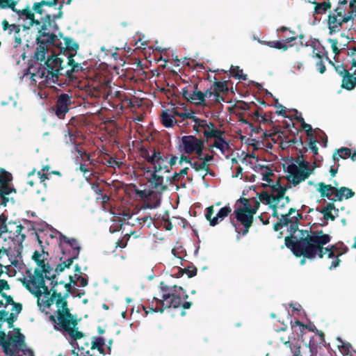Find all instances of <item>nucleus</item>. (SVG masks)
Returning a JSON list of instances; mask_svg holds the SVG:
<instances>
[{
  "mask_svg": "<svg viewBox=\"0 0 356 356\" xmlns=\"http://www.w3.org/2000/svg\"><path fill=\"white\" fill-rule=\"evenodd\" d=\"M65 47H61V42L56 36L55 44L48 43L47 51L43 60H37L33 57V63H29L28 74L35 83L39 82L40 86H46L58 81L59 74L65 68L63 56L67 58L71 51L79 49V44L70 37H64Z\"/></svg>",
  "mask_w": 356,
  "mask_h": 356,
  "instance_id": "obj_1",
  "label": "nucleus"
},
{
  "mask_svg": "<svg viewBox=\"0 0 356 356\" xmlns=\"http://www.w3.org/2000/svg\"><path fill=\"white\" fill-rule=\"evenodd\" d=\"M72 0H63L60 3L57 14L51 15L46 14L40 19H35V15L27 6L26 8L18 10L15 8L17 2L15 0H0V8H11L20 17H25L26 22L23 24L24 29H30L33 25L37 26L38 35L36 37L37 47L33 54V58L37 60H43L47 51V44L48 42L55 44L56 35L55 32L58 30V26L55 22L63 17L62 8L64 3L70 5Z\"/></svg>",
  "mask_w": 356,
  "mask_h": 356,
  "instance_id": "obj_2",
  "label": "nucleus"
},
{
  "mask_svg": "<svg viewBox=\"0 0 356 356\" xmlns=\"http://www.w3.org/2000/svg\"><path fill=\"white\" fill-rule=\"evenodd\" d=\"M301 235L297 241L291 237L286 238V246L290 248L295 257H305L307 259H314L317 257L323 259L326 252L337 250L336 245L324 248L329 243L331 236L324 234L322 230H300Z\"/></svg>",
  "mask_w": 356,
  "mask_h": 356,
  "instance_id": "obj_3",
  "label": "nucleus"
},
{
  "mask_svg": "<svg viewBox=\"0 0 356 356\" xmlns=\"http://www.w3.org/2000/svg\"><path fill=\"white\" fill-rule=\"evenodd\" d=\"M148 163L152 165L154 171L147 170V180L148 186L140 185L143 188L135 190L138 196L146 200L147 207L153 209L158 207L161 204V193L168 188L164 183L162 172H170L169 157H145Z\"/></svg>",
  "mask_w": 356,
  "mask_h": 356,
  "instance_id": "obj_4",
  "label": "nucleus"
},
{
  "mask_svg": "<svg viewBox=\"0 0 356 356\" xmlns=\"http://www.w3.org/2000/svg\"><path fill=\"white\" fill-rule=\"evenodd\" d=\"M241 162L245 166H249L255 172L259 173L262 175L261 179L266 181L270 186L273 193H269L267 191H262L259 195V200L260 202L265 204H272L277 202H281L284 200L285 193L287 191V187L282 186L280 179H277L275 184L271 179V176L274 175L273 170L270 167L269 164H259V157H240Z\"/></svg>",
  "mask_w": 356,
  "mask_h": 356,
  "instance_id": "obj_5",
  "label": "nucleus"
},
{
  "mask_svg": "<svg viewBox=\"0 0 356 356\" xmlns=\"http://www.w3.org/2000/svg\"><path fill=\"white\" fill-rule=\"evenodd\" d=\"M159 288L162 293L161 298L154 297L149 309L153 312L163 313L165 308H179L180 306L184 309H188L191 307L193 303L191 302H184L181 304L182 299H187L188 295L186 291L182 286L177 285H168L163 282L160 283Z\"/></svg>",
  "mask_w": 356,
  "mask_h": 356,
  "instance_id": "obj_6",
  "label": "nucleus"
},
{
  "mask_svg": "<svg viewBox=\"0 0 356 356\" xmlns=\"http://www.w3.org/2000/svg\"><path fill=\"white\" fill-rule=\"evenodd\" d=\"M67 298L63 295L60 309L56 310V315H50L49 321L54 324V329L66 333L70 337L76 341L84 337V332L79 330L78 320L76 316L70 312L68 307Z\"/></svg>",
  "mask_w": 356,
  "mask_h": 356,
  "instance_id": "obj_7",
  "label": "nucleus"
},
{
  "mask_svg": "<svg viewBox=\"0 0 356 356\" xmlns=\"http://www.w3.org/2000/svg\"><path fill=\"white\" fill-rule=\"evenodd\" d=\"M356 17V11H351L347 0L339 1L334 8L330 10L327 16V28L330 33L339 32L344 24L353 21Z\"/></svg>",
  "mask_w": 356,
  "mask_h": 356,
  "instance_id": "obj_8",
  "label": "nucleus"
},
{
  "mask_svg": "<svg viewBox=\"0 0 356 356\" xmlns=\"http://www.w3.org/2000/svg\"><path fill=\"white\" fill-rule=\"evenodd\" d=\"M21 282L28 291L38 298V304L40 307H42V299L49 298L52 293V286L51 289L47 287L40 271H35V275L31 276L29 280L24 277Z\"/></svg>",
  "mask_w": 356,
  "mask_h": 356,
  "instance_id": "obj_9",
  "label": "nucleus"
},
{
  "mask_svg": "<svg viewBox=\"0 0 356 356\" xmlns=\"http://www.w3.org/2000/svg\"><path fill=\"white\" fill-rule=\"evenodd\" d=\"M252 212V210L250 211L245 208H236L234 210V217H229V221L238 234L245 235L248 233L254 221Z\"/></svg>",
  "mask_w": 356,
  "mask_h": 356,
  "instance_id": "obj_10",
  "label": "nucleus"
},
{
  "mask_svg": "<svg viewBox=\"0 0 356 356\" xmlns=\"http://www.w3.org/2000/svg\"><path fill=\"white\" fill-rule=\"evenodd\" d=\"M86 163L80 164L79 169L83 173L86 179H88L94 172L93 166L96 163L102 162L106 163L111 168H120L124 162L125 157H97L96 159L93 157H86Z\"/></svg>",
  "mask_w": 356,
  "mask_h": 356,
  "instance_id": "obj_11",
  "label": "nucleus"
},
{
  "mask_svg": "<svg viewBox=\"0 0 356 356\" xmlns=\"http://www.w3.org/2000/svg\"><path fill=\"white\" fill-rule=\"evenodd\" d=\"M74 105L73 96L71 93L57 94L56 102L49 111L55 115L58 119H64Z\"/></svg>",
  "mask_w": 356,
  "mask_h": 356,
  "instance_id": "obj_12",
  "label": "nucleus"
},
{
  "mask_svg": "<svg viewBox=\"0 0 356 356\" xmlns=\"http://www.w3.org/2000/svg\"><path fill=\"white\" fill-rule=\"evenodd\" d=\"M179 147L181 152L186 154H195L197 156H202L204 140L194 136H185L181 138Z\"/></svg>",
  "mask_w": 356,
  "mask_h": 356,
  "instance_id": "obj_13",
  "label": "nucleus"
},
{
  "mask_svg": "<svg viewBox=\"0 0 356 356\" xmlns=\"http://www.w3.org/2000/svg\"><path fill=\"white\" fill-rule=\"evenodd\" d=\"M60 248L64 255L70 257L73 260L79 258L81 246L76 238H69L62 234L60 236Z\"/></svg>",
  "mask_w": 356,
  "mask_h": 356,
  "instance_id": "obj_14",
  "label": "nucleus"
},
{
  "mask_svg": "<svg viewBox=\"0 0 356 356\" xmlns=\"http://www.w3.org/2000/svg\"><path fill=\"white\" fill-rule=\"evenodd\" d=\"M213 159V157H180L179 163L186 161L189 163L195 171H204V173L202 176L204 178L207 174L215 175V173L209 169L210 162Z\"/></svg>",
  "mask_w": 356,
  "mask_h": 356,
  "instance_id": "obj_15",
  "label": "nucleus"
},
{
  "mask_svg": "<svg viewBox=\"0 0 356 356\" xmlns=\"http://www.w3.org/2000/svg\"><path fill=\"white\" fill-rule=\"evenodd\" d=\"M105 342V339L102 337H93L90 341V350H86L84 346H81L79 350L83 356H104Z\"/></svg>",
  "mask_w": 356,
  "mask_h": 356,
  "instance_id": "obj_16",
  "label": "nucleus"
},
{
  "mask_svg": "<svg viewBox=\"0 0 356 356\" xmlns=\"http://www.w3.org/2000/svg\"><path fill=\"white\" fill-rule=\"evenodd\" d=\"M18 20H22L23 22L22 24H10L7 19H3L2 21V29L3 31H7V33L9 35L13 34L14 40L15 44H22V38L19 35L21 31V27L23 28L24 31H27L28 29H24L23 24L27 22V20L25 19V17L22 16L20 17L18 15Z\"/></svg>",
  "mask_w": 356,
  "mask_h": 356,
  "instance_id": "obj_17",
  "label": "nucleus"
},
{
  "mask_svg": "<svg viewBox=\"0 0 356 356\" xmlns=\"http://www.w3.org/2000/svg\"><path fill=\"white\" fill-rule=\"evenodd\" d=\"M287 172L289 174L288 180L291 181L294 186L306 180L312 174V172H304V170H301L298 165L293 164V163L288 164Z\"/></svg>",
  "mask_w": 356,
  "mask_h": 356,
  "instance_id": "obj_18",
  "label": "nucleus"
},
{
  "mask_svg": "<svg viewBox=\"0 0 356 356\" xmlns=\"http://www.w3.org/2000/svg\"><path fill=\"white\" fill-rule=\"evenodd\" d=\"M75 55L76 53L68 54L67 58V65H69L70 68L65 70V72L62 70V75H65L70 81L77 79L75 76V73H79V72L84 70L81 63H77L74 60V58ZM59 76H61V74H59Z\"/></svg>",
  "mask_w": 356,
  "mask_h": 356,
  "instance_id": "obj_19",
  "label": "nucleus"
},
{
  "mask_svg": "<svg viewBox=\"0 0 356 356\" xmlns=\"http://www.w3.org/2000/svg\"><path fill=\"white\" fill-rule=\"evenodd\" d=\"M58 284H63V281L54 282V286H52V293L50 298L48 299L42 300V304L44 308L49 309L55 302L57 309H60L63 294H62L60 292H58L56 289L57 285Z\"/></svg>",
  "mask_w": 356,
  "mask_h": 356,
  "instance_id": "obj_20",
  "label": "nucleus"
},
{
  "mask_svg": "<svg viewBox=\"0 0 356 356\" xmlns=\"http://www.w3.org/2000/svg\"><path fill=\"white\" fill-rule=\"evenodd\" d=\"M7 216L4 214L0 216V236L3 233L10 232L12 233L10 229V226H15V233L17 236L21 235L22 230L24 229L23 225L20 223H17L16 222H9L6 223ZM24 234H22V237L25 238Z\"/></svg>",
  "mask_w": 356,
  "mask_h": 356,
  "instance_id": "obj_21",
  "label": "nucleus"
},
{
  "mask_svg": "<svg viewBox=\"0 0 356 356\" xmlns=\"http://www.w3.org/2000/svg\"><path fill=\"white\" fill-rule=\"evenodd\" d=\"M65 136L70 138V140L72 143H74V148L75 151L79 154V156H90L87 154L83 147L76 144V138L81 134V131L78 129H74L73 128L66 127Z\"/></svg>",
  "mask_w": 356,
  "mask_h": 356,
  "instance_id": "obj_22",
  "label": "nucleus"
},
{
  "mask_svg": "<svg viewBox=\"0 0 356 356\" xmlns=\"http://www.w3.org/2000/svg\"><path fill=\"white\" fill-rule=\"evenodd\" d=\"M39 270L40 275H42V277L44 279L51 280V284L54 286V282H58L55 279L56 278V273H53L54 268L50 266L49 263L44 264V266H39V268H35L34 270V274L35 275V271Z\"/></svg>",
  "mask_w": 356,
  "mask_h": 356,
  "instance_id": "obj_23",
  "label": "nucleus"
},
{
  "mask_svg": "<svg viewBox=\"0 0 356 356\" xmlns=\"http://www.w3.org/2000/svg\"><path fill=\"white\" fill-rule=\"evenodd\" d=\"M312 3L314 5V15H323L326 14L327 12H330L332 9V3L330 0H324L322 2L313 1Z\"/></svg>",
  "mask_w": 356,
  "mask_h": 356,
  "instance_id": "obj_24",
  "label": "nucleus"
},
{
  "mask_svg": "<svg viewBox=\"0 0 356 356\" xmlns=\"http://www.w3.org/2000/svg\"><path fill=\"white\" fill-rule=\"evenodd\" d=\"M38 243L42 246V252L38 250H35L33 255L32 259L37 264L38 266H44V264H47L46 261L49 257L48 252L44 251L42 247V242L38 236Z\"/></svg>",
  "mask_w": 356,
  "mask_h": 356,
  "instance_id": "obj_25",
  "label": "nucleus"
},
{
  "mask_svg": "<svg viewBox=\"0 0 356 356\" xmlns=\"http://www.w3.org/2000/svg\"><path fill=\"white\" fill-rule=\"evenodd\" d=\"M189 102L196 106H205V99H204L203 92L198 90V83L194 85V91L191 93V97H189Z\"/></svg>",
  "mask_w": 356,
  "mask_h": 356,
  "instance_id": "obj_26",
  "label": "nucleus"
},
{
  "mask_svg": "<svg viewBox=\"0 0 356 356\" xmlns=\"http://www.w3.org/2000/svg\"><path fill=\"white\" fill-rule=\"evenodd\" d=\"M25 337L20 333L19 328L17 329V333L15 335H11L8 341H10V348L13 349L14 355L16 354V350L18 346H25Z\"/></svg>",
  "mask_w": 356,
  "mask_h": 356,
  "instance_id": "obj_27",
  "label": "nucleus"
},
{
  "mask_svg": "<svg viewBox=\"0 0 356 356\" xmlns=\"http://www.w3.org/2000/svg\"><path fill=\"white\" fill-rule=\"evenodd\" d=\"M296 212V209L289 208L287 213L281 215L279 220L274 225V230L278 231L279 229L287 226L289 225V217Z\"/></svg>",
  "mask_w": 356,
  "mask_h": 356,
  "instance_id": "obj_28",
  "label": "nucleus"
},
{
  "mask_svg": "<svg viewBox=\"0 0 356 356\" xmlns=\"http://www.w3.org/2000/svg\"><path fill=\"white\" fill-rule=\"evenodd\" d=\"M232 213V209L229 206H225L219 209L215 217L211 221V226H216L220 222Z\"/></svg>",
  "mask_w": 356,
  "mask_h": 356,
  "instance_id": "obj_29",
  "label": "nucleus"
},
{
  "mask_svg": "<svg viewBox=\"0 0 356 356\" xmlns=\"http://www.w3.org/2000/svg\"><path fill=\"white\" fill-rule=\"evenodd\" d=\"M44 6H49V7L54 6L53 3L51 2V0H50V1L42 0V1H40V2H36L33 5L32 9L31 8V10L34 13V15L39 14V15H42V17H40V18H42V17H44V15H46Z\"/></svg>",
  "mask_w": 356,
  "mask_h": 356,
  "instance_id": "obj_30",
  "label": "nucleus"
},
{
  "mask_svg": "<svg viewBox=\"0 0 356 356\" xmlns=\"http://www.w3.org/2000/svg\"><path fill=\"white\" fill-rule=\"evenodd\" d=\"M0 345L3 353L10 356H14L13 348H10L11 343L6 338L4 331L0 330Z\"/></svg>",
  "mask_w": 356,
  "mask_h": 356,
  "instance_id": "obj_31",
  "label": "nucleus"
},
{
  "mask_svg": "<svg viewBox=\"0 0 356 356\" xmlns=\"http://www.w3.org/2000/svg\"><path fill=\"white\" fill-rule=\"evenodd\" d=\"M356 86V76L350 74L348 71L345 75L342 76L341 88L346 90H352Z\"/></svg>",
  "mask_w": 356,
  "mask_h": 356,
  "instance_id": "obj_32",
  "label": "nucleus"
},
{
  "mask_svg": "<svg viewBox=\"0 0 356 356\" xmlns=\"http://www.w3.org/2000/svg\"><path fill=\"white\" fill-rule=\"evenodd\" d=\"M337 189L330 184L327 185L323 182H321L318 184L317 191L320 193L321 197L330 198L333 193L334 192L335 193Z\"/></svg>",
  "mask_w": 356,
  "mask_h": 356,
  "instance_id": "obj_33",
  "label": "nucleus"
},
{
  "mask_svg": "<svg viewBox=\"0 0 356 356\" xmlns=\"http://www.w3.org/2000/svg\"><path fill=\"white\" fill-rule=\"evenodd\" d=\"M220 134H224V131L218 129L213 122H209V127L203 131L204 137L207 140L218 137Z\"/></svg>",
  "mask_w": 356,
  "mask_h": 356,
  "instance_id": "obj_34",
  "label": "nucleus"
},
{
  "mask_svg": "<svg viewBox=\"0 0 356 356\" xmlns=\"http://www.w3.org/2000/svg\"><path fill=\"white\" fill-rule=\"evenodd\" d=\"M85 124L86 118L83 115H76L70 118V122L67 124L66 127L79 130Z\"/></svg>",
  "mask_w": 356,
  "mask_h": 356,
  "instance_id": "obj_35",
  "label": "nucleus"
},
{
  "mask_svg": "<svg viewBox=\"0 0 356 356\" xmlns=\"http://www.w3.org/2000/svg\"><path fill=\"white\" fill-rule=\"evenodd\" d=\"M355 195V192L347 187L342 186L336 190L335 193V197H337V200H343V197L346 199H349Z\"/></svg>",
  "mask_w": 356,
  "mask_h": 356,
  "instance_id": "obj_36",
  "label": "nucleus"
},
{
  "mask_svg": "<svg viewBox=\"0 0 356 356\" xmlns=\"http://www.w3.org/2000/svg\"><path fill=\"white\" fill-rule=\"evenodd\" d=\"M335 209V206L333 202H329L322 210H319V212L323 215V218L326 220H334L335 217L332 213V211Z\"/></svg>",
  "mask_w": 356,
  "mask_h": 356,
  "instance_id": "obj_37",
  "label": "nucleus"
},
{
  "mask_svg": "<svg viewBox=\"0 0 356 356\" xmlns=\"http://www.w3.org/2000/svg\"><path fill=\"white\" fill-rule=\"evenodd\" d=\"M213 90L215 93L226 94L229 91L228 82L216 81L213 84Z\"/></svg>",
  "mask_w": 356,
  "mask_h": 356,
  "instance_id": "obj_38",
  "label": "nucleus"
},
{
  "mask_svg": "<svg viewBox=\"0 0 356 356\" xmlns=\"http://www.w3.org/2000/svg\"><path fill=\"white\" fill-rule=\"evenodd\" d=\"M161 120L162 124L167 128L172 127L174 124V116L172 114L169 113L167 111H163L161 113Z\"/></svg>",
  "mask_w": 356,
  "mask_h": 356,
  "instance_id": "obj_39",
  "label": "nucleus"
},
{
  "mask_svg": "<svg viewBox=\"0 0 356 356\" xmlns=\"http://www.w3.org/2000/svg\"><path fill=\"white\" fill-rule=\"evenodd\" d=\"M307 148H309L314 155H318L316 140H314L312 138H309L308 147H303L302 149H299V153L300 154L299 156H304L305 153L307 151Z\"/></svg>",
  "mask_w": 356,
  "mask_h": 356,
  "instance_id": "obj_40",
  "label": "nucleus"
},
{
  "mask_svg": "<svg viewBox=\"0 0 356 356\" xmlns=\"http://www.w3.org/2000/svg\"><path fill=\"white\" fill-rule=\"evenodd\" d=\"M197 269L195 266H188L186 268H179L178 274L179 275H184L187 274L188 277L191 278L197 275Z\"/></svg>",
  "mask_w": 356,
  "mask_h": 356,
  "instance_id": "obj_41",
  "label": "nucleus"
},
{
  "mask_svg": "<svg viewBox=\"0 0 356 356\" xmlns=\"http://www.w3.org/2000/svg\"><path fill=\"white\" fill-rule=\"evenodd\" d=\"M73 261L74 260L67 256V258H66L63 262L56 265L54 272L58 275L61 273V272H63L66 268H70Z\"/></svg>",
  "mask_w": 356,
  "mask_h": 356,
  "instance_id": "obj_42",
  "label": "nucleus"
},
{
  "mask_svg": "<svg viewBox=\"0 0 356 356\" xmlns=\"http://www.w3.org/2000/svg\"><path fill=\"white\" fill-rule=\"evenodd\" d=\"M223 135L218 136V137L214 138L215 142L213 145V147H216V148H218L220 149L222 153L224 152V150L225 148L228 147L227 142L223 138Z\"/></svg>",
  "mask_w": 356,
  "mask_h": 356,
  "instance_id": "obj_43",
  "label": "nucleus"
},
{
  "mask_svg": "<svg viewBox=\"0 0 356 356\" xmlns=\"http://www.w3.org/2000/svg\"><path fill=\"white\" fill-rule=\"evenodd\" d=\"M266 44L271 48L282 49L284 51L287 50L289 47L293 46L292 44L288 45L285 43H282V42H280V40H270Z\"/></svg>",
  "mask_w": 356,
  "mask_h": 356,
  "instance_id": "obj_44",
  "label": "nucleus"
},
{
  "mask_svg": "<svg viewBox=\"0 0 356 356\" xmlns=\"http://www.w3.org/2000/svg\"><path fill=\"white\" fill-rule=\"evenodd\" d=\"M297 159L296 161L298 164V168L304 172H312V170L309 169V162L305 160L304 157H296Z\"/></svg>",
  "mask_w": 356,
  "mask_h": 356,
  "instance_id": "obj_45",
  "label": "nucleus"
},
{
  "mask_svg": "<svg viewBox=\"0 0 356 356\" xmlns=\"http://www.w3.org/2000/svg\"><path fill=\"white\" fill-rule=\"evenodd\" d=\"M188 168H185L179 171V172H175L170 179V182L172 184H177L181 180V177L187 175Z\"/></svg>",
  "mask_w": 356,
  "mask_h": 356,
  "instance_id": "obj_46",
  "label": "nucleus"
},
{
  "mask_svg": "<svg viewBox=\"0 0 356 356\" xmlns=\"http://www.w3.org/2000/svg\"><path fill=\"white\" fill-rule=\"evenodd\" d=\"M339 154H343V156H356V151L353 152L352 149H348L347 147H343L340 149H337L332 154V156H337Z\"/></svg>",
  "mask_w": 356,
  "mask_h": 356,
  "instance_id": "obj_47",
  "label": "nucleus"
},
{
  "mask_svg": "<svg viewBox=\"0 0 356 356\" xmlns=\"http://www.w3.org/2000/svg\"><path fill=\"white\" fill-rule=\"evenodd\" d=\"M289 220H290L289 221L290 236H288V237H291L293 241H296V240H298V238H297L296 237H293V234H295L298 230L299 223L292 220L290 218H289ZM287 236H286L285 238Z\"/></svg>",
  "mask_w": 356,
  "mask_h": 356,
  "instance_id": "obj_48",
  "label": "nucleus"
},
{
  "mask_svg": "<svg viewBox=\"0 0 356 356\" xmlns=\"http://www.w3.org/2000/svg\"><path fill=\"white\" fill-rule=\"evenodd\" d=\"M231 74L234 77L238 79H242L244 81L247 79V75L243 74V70L238 66L232 70Z\"/></svg>",
  "mask_w": 356,
  "mask_h": 356,
  "instance_id": "obj_49",
  "label": "nucleus"
},
{
  "mask_svg": "<svg viewBox=\"0 0 356 356\" xmlns=\"http://www.w3.org/2000/svg\"><path fill=\"white\" fill-rule=\"evenodd\" d=\"M190 119H191L194 123H199V126H200V128H202L204 131L209 127V122H207L206 120H201V118H198L197 116L194 115L193 112H192V115Z\"/></svg>",
  "mask_w": 356,
  "mask_h": 356,
  "instance_id": "obj_50",
  "label": "nucleus"
},
{
  "mask_svg": "<svg viewBox=\"0 0 356 356\" xmlns=\"http://www.w3.org/2000/svg\"><path fill=\"white\" fill-rule=\"evenodd\" d=\"M0 178L5 181L7 184L12 180V174L6 171L4 169H0Z\"/></svg>",
  "mask_w": 356,
  "mask_h": 356,
  "instance_id": "obj_51",
  "label": "nucleus"
},
{
  "mask_svg": "<svg viewBox=\"0 0 356 356\" xmlns=\"http://www.w3.org/2000/svg\"><path fill=\"white\" fill-rule=\"evenodd\" d=\"M171 112L172 113V115H176V116H179L181 118V119L183 120H185V119H191V115H192V112L191 113H188V112H186V113H180L177 111V108H172L171 110Z\"/></svg>",
  "mask_w": 356,
  "mask_h": 356,
  "instance_id": "obj_52",
  "label": "nucleus"
},
{
  "mask_svg": "<svg viewBox=\"0 0 356 356\" xmlns=\"http://www.w3.org/2000/svg\"><path fill=\"white\" fill-rule=\"evenodd\" d=\"M330 63L332 64V66H334L337 74L341 77L346 74V72L348 71L344 67L343 65L342 64L335 65L334 63L331 60H330Z\"/></svg>",
  "mask_w": 356,
  "mask_h": 356,
  "instance_id": "obj_53",
  "label": "nucleus"
},
{
  "mask_svg": "<svg viewBox=\"0 0 356 356\" xmlns=\"http://www.w3.org/2000/svg\"><path fill=\"white\" fill-rule=\"evenodd\" d=\"M11 193H16L15 188L10 187L9 184L0 189V195H9Z\"/></svg>",
  "mask_w": 356,
  "mask_h": 356,
  "instance_id": "obj_54",
  "label": "nucleus"
},
{
  "mask_svg": "<svg viewBox=\"0 0 356 356\" xmlns=\"http://www.w3.org/2000/svg\"><path fill=\"white\" fill-rule=\"evenodd\" d=\"M214 213V207L213 205L209 206L206 209L205 218L209 222L210 226H211V221L213 220L212 216Z\"/></svg>",
  "mask_w": 356,
  "mask_h": 356,
  "instance_id": "obj_55",
  "label": "nucleus"
},
{
  "mask_svg": "<svg viewBox=\"0 0 356 356\" xmlns=\"http://www.w3.org/2000/svg\"><path fill=\"white\" fill-rule=\"evenodd\" d=\"M237 202L241 203L242 205L238 207L237 208H245L246 211H250V200L245 198V197H241L237 200Z\"/></svg>",
  "mask_w": 356,
  "mask_h": 356,
  "instance_id": "obj_56",
  "label": "nucleus"
},
{
  "mask_svg": "<svg viewBox=\"0 0 356 356\" xmlns=\"http://www.w3.org/2000/svg\"><path fill=\"white\" fill-rule=\"evenodd\" d=\"M134 217V214H131L129 213H124L122 214V218H120L121 221H124L126 223L131 224V226H134L135 223L134 222L129 221L133 219Z\"/></svg>",
  "mask_w": 356,
  "mask_h": 356,
  "instance_id": "obj_57",
  "label": "nucleus"
},
{
  "mask_svg": "<svg viewBox=\"0 0 356 356\" xmlns=\"http://www.w3.org/2000/svg\"><path fill=\"white\" fill-rule=\"evenodd\" d=\"M301 127L305 131L307 137L309 138L313 137V129L310 124L304 122Z\"/></svg>",
  "mask_w": 356,
  "mask_h": 356,
  "instance_id": "obj_58",
  "label": "nucleus"
},
{
  "mask_svg": "<svg viewBox=\"0 0 356 356\" xmlns=\"http://www.w3.org/2000/svg\"><path fill=\"white\" fill-rule=\"evenodd\" d=\"M63 284L66 290L65 293L63 294L65 297H70V294H74L75 290L72 289L70 283H65V282H63Z\"/></svg>",
  "mask_w": 356,
  "mask_h": 356,
  "instance_id": "obj_59",
  "label": "nucleus"
},
{
  "mask_svg": "<svg viewBox=\"0 0 356 356\" xmlns=\"http://www.w3.org/2000/svg\"><path fill=\"white\" fill-rule=\"evenodd\" d=\"M10 286L8 281L6 280L0 279V293H3V290H10Z\"/></svg>",
  "mask_w": 356,
  "mask_h": 356,
  "instance_id": "obj_60",
  "label": "nucleus"
},
{
  "mask_svg": "<svg viewBox=\"0 0 356 356\" xmlns=\"http://www.w3.org/2000/svg\"><path fill=\"white\" fill-rule=\"evenodd\" d=\"M17 320V316L14 313H10L8 317V319H6V321L9 328L13 327V323Z\"/></svg>",
  "mask_w": 356,
  "mask_h": 356,
  "instance_id": "obj_61",
  "label": "nucleus"
},
{
  "mask_svg": "<svg viewBox=\"0 0 356 356\" xmlns=\"http://www.w3.org/2000/svg\"><path fill=\"white\" fill-rule=\"evenodd\" d=\"M330 42L332 45V52L335 54H339L340 52L339 49L337 47V39H330Z\"/></svg>",
  "mask_w": 356,
  "mask_h": 356,
  "instance_id": "obj_62",
  "label": "nucleus"
},
{
  "mask_svg": "<svg viewBox=\"0 0 356 356\" xmlns=\"http://www.w3.org/2000/svg\"><path fill=\"white\" fill-rule=\"evenodd\" d=\"M342 254V252L338 253L334 259L331 264V266H330V269H332L334 268H336L339 266L341 263V260L339 259V257H341Z\"/></svg>",
  "mask_w": 356,
  "mask_h": 356,
  "instance_id": "obj_63",
  "label": "nucleus"
},
{
  "mask_svg": "<svg viewBox=\"0 0 356 356\" xmlns=\"http://www.w3.org/2000/svg\"><path fill=\"white\" fill-rule=\"evenodd\" d=\"M280 202H277V201H275L272 204H268L271 208H273V216L274 218H277L278 220L280 217H279L278 216V213H277V204L280 203Z\"/></svg>",
  "mask_w": 356,
  "mask_h": 356,
  "instance_id": "obj_64",
  "label": "nucleus"
}]
</instances>
